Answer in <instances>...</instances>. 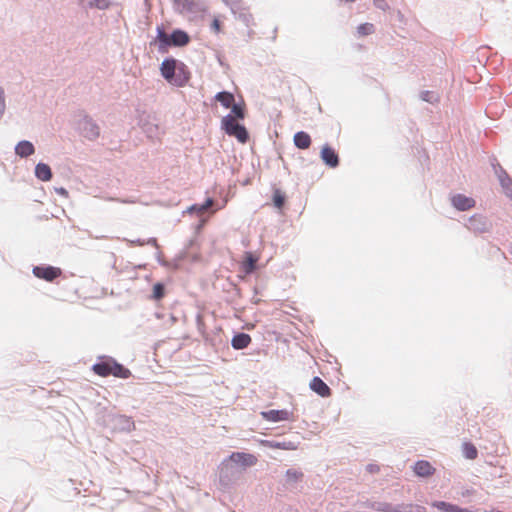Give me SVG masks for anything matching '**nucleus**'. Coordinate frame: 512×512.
Here are the masks:
<instances>
[{"instance_id": "obj_1", "label": "nucleus", "mask_w": 512, "mask_h": 512, "mask_svg": "<svg viewBox=\"0 0 512 512\" xmlns=\"http://www.w3.org/2000/svg\"><path fill=\"white\" fill-rule=\"evenodd\" d=\"M161 76L170 84L183 87L190 79L187 66L173 57H166L160 65Z\"/></svg>"}, {"instance_id": "obj_49", "label": "nucleus", "mask_w": 512, "mask_h": 512, "mask_svg": "<svg viewBox=\"0 0 512 512\" xmlns=\"http://www.w3.org/2000/svg\"><path fill=\"white\" fill-rule=\"evenodd\" d=\"M145 243L155 246L157 249H159V245L157 243L156 238H149Z\"/></svg>"}, {"instance_id": "obj_20", "label": "nucleus", "mask_w": 512, "mask_h": 512, "mask_svg": "<svg viewBox=\"0 0 512 512\" xmlns=\"http://www.w3.org/2000/svg\"><path fill=\"white\" fill-rule=\"evenodd\" d=\"M294 145L301 150L308 149L311 146V137L305 131H298L293 137Z\"/></svg>"}, {"instance_id": "obj_56", "label": "nucleus", "mask_w": 512, "mask_h": 512, "mask_svg": "<svg viewBox=\"0 0 512 512\" xmlns=\"http://www.w3.org/2000/svg\"><path fill=\"white\" fill-rule=\"evenodd\" d=\"M217 209H218V208H214V209H212V210H211V213L216 212V210H217Z\"/></svg>"}, {"instance_id": "obj_47", "label": "nucleus", "mask_w": 512, "mask_h": 512, "mask_svg": "<svg viewBox=\"0 0 512 512\" xmlns=\"http://www.w3.org/2000/svg\"><path fill=\"white\" fill-rule=\"evenodd\" d=\"M0 106H2V108H6L4 90L1 86H0Z\"/></svg>"}, {"instance_id": "obj_19", "label": "nucleus", "mask_w": 512, "mask_h": 512, "mask_svg": "<svg viewBox=\"0 0 512 512\" xmlns=\"http://www.w3.org/2000/svg\"><path fill=\"white\" fill-rule=\"evenodd\" d=\"M431 505L440 512H472L467 508H462L456 504L446 501H434Z\"/></svg>"}, {"instance_id": "obj_53", "label": "nucleus", "mask_w": 512, "mask_h": 512, "mask_svg": "<svg viewBox=\"0 0 512 512\" xmlns=\"http://www.w3.org/2000/svg\"><path fill=\"white\" fill-rule=\"evenodd\" d=\"M5 109H6V108H2V106H0V119H1V118L3 117V115H4Z\"/></svg>"}, {"instance_id": "obj_55", "label": "nucleus", "mask_w": 512, "mask_h": 512, "mask_svg": "<svg viewBox=\"0 0 512 512\" xmlns=\"http://www.w3.org/2000/svg\"><path fill=\"white\" fill-rule=\"evenodd\" d=\"M485 512H502V511H500V510H495V511L492 510V511H485Z\"/></svg>"}, {"instance_id": "obj_9", "label": "nucleus", "mask_w": 512, "mask_h": 512, "mask_svg": "<svg viewBox=\"0 0 512 512\" xmlns=\"http://www.w3.org/2000/svg\"><path fill=\"white\" fill-rule=\"evenodd\" d=\"M320 158L330 168L339 166L340 159L338 153L329 144H325L320 151Z\"/></svg>"}, {"instance_id": "obj_18", "label": "nucleus", "mask_w": 512, "mask_h": 512, "mask_svg": "<svg viewBox=\"0 0 512 512\" xmlns=\"http://www.w3.org/2000/svg\"><path fill=\"white\" fill-rule=\"evenodd\" d=\"M414 473L419 477H429L434 474V467L426 460H419L414 464Z\"/></svg>"}, {"instance_id": "obj_30", "label": "nucleus", "mask_w": 512, "mask_h": 512, "mask_svg": "<svg viewBox=\"0 0 512 512\" xmlns=\"http://www.w3.org/2000/svg\"><path fill=\"white\" fill-rule=\"evenodd\" d=\"M267 445L270 448L282 449V450H295L297 445L292 441H267Z\"/></svg>"}, {"instance_id": "obj_43", "label": "nucleus", "mask_w": 512, "mask_h": 512, "mask_svg": "<svg viewBox=\"0 0 512 512\" xmlns=\"http://www.w3.org/2000/svg\"><path fill=\"white\" fill-rule=\"evenodd\" d=\"M211 29L215 32V33H219L220 30H221V22L214 18L212 23H211Z\"/></svg>"}, {"instance_id": "obj_26", "label": "nucleus", "mask_w": 512, "mask_h": 512, "mask_svg": "<svg viewBox=\"0 0 512 512\" xmlns=\"http://www.w3.org/2000/svg\"><path fill=\"white\" fill-rule=\"evenodd\" d=\"M229 108L231 109L229 114H231L233 118L238 120H243L245 118L246 111L244 102L236 103L234 101L232 106H230Z\"/></svg>"}, {"instance_id": "obj_12", "label": "nucleus", "mask_w": 512, "mask_h": 512, "mask_svg": "<svg viewBox=\"0 0 512 512\" xmlns=\"http://www.w3.org/2000/svg\"><path fill=\"white\" fill-rule=\"evenodd\" d=\"M262 417L270 422H280V421H286L291 418L293 415L292 412H289L286 409H271L267 411L261 412Z\"/></svg>"}, {"instance_id": "obj_48", "label": "nucleus", "mask_w": 512, "mask_h": 512, "mask_svg": "<svg viewBox=\"0 0 512 512\" xmlns=\"http://www.w3.org/2000/svg\"><path fill=\"white\" fill-rule=\"evenodd\" d=\"M367 470L371 473H375L379 470V467L375 464H369L367 465Z\"/></svg>"}, {"instance_id": "obj_17", "label": "nucleus", "mask_w": 512, "mask_h": 512, "mask_svg": "<svg viewBox=\"0 0 512 512\" xmlns=\"http://www.w3.org/2000/svg\"><path fill=\"white\" fill-rule=\"evenodd\" d=\"M35 153V147L31 141L21 140L15 146V154L20 158H28Z\"/></svg>"}, {"instance_id": "obj_51", "label": "nucleus", "mask_w": 512, "mask_h": 512, "mask_svg": "<svg viewBox=\"0 0 512 512\" xmlns=\"http://www.w3.org/2000/svg\"><path fill=\"white\" fill-rule=\"evenodd\" d=\"M132 243H133V244H137V245H144V244H145V241L138 239V240H136V241H133Z\"/></svg>"}, {"instance_id": "obj_25", "label": "nucleus", "mask_w": 512, "mask_h": 512, "mask_svg": "<svg viewBox=\"0 0 512 512\" xmlns=\"http://www.w3.org/2000/svg\"><path fill=\"white\" fill-rule=\"evenodd\" d=\"M230 136L235 137L242 144H245L249 140V132L241 123L235 127Z\"/></svg>"}, {"instance_id": "obj_36", "label": "nucleus", "mask_w": 512, "mask_h": 512, "mask_svg": "<svg viewBox=\"0 0 512 512\" xmlns=\"http://www.w3.org/2000/svg\"><path fill=\"white\" fill-rule=\"evenodd\" d=\"M492 166L494 173L496 174L499 181L500 179H506L510 177L506 170L499 163H492Z\"/></svg>"}, {"instance_id": "obj_38", "label": "nucleus", "mask_w": 512, "mask_h": 512, "mask_svg": "<svg viewBox=\"0 0 512 512\" xmlns=\"http://www.w3.org/2000/svg\"><path fill=\"white\" fill-rule=\"evenodd\" d=\"M88 6L90 8H98L104 10L107 9L109 5L107 0H90L88 2Z\"/></svg>"}, {"instance_id": "obj_50", "label": "nucleus", "mask_w": 512, "mask_h": 512, "mask_svg": "<svg viewBox=\"0 0 512 512\" xmlns=\"http://www.w3.org/2000/svg\"><path fill=\"white\" fill-rule=\"evenodd\" d=\"M56 191L60 195H67L68 194L67 190L65 188H63V187L56 189Z\"/></svg>"}, {"instance_id": "obj_23", "label": "nucleus", "mask_w": 512, "mask_h": 512, "mask_svg": "<svg viewBox=\"0 0 512 512\" xmlns=\"http://www.w3.org/2000/svg\"><path fill=\"white\" fill-rule=\"evenodd\" d=\"M215 204L212 198H207L203 203L193 204L188 209V213L203 214Z\"/></svg>"}, {"instance_id": "obj_52", "label": "nucleus", "mask_w": 512, "mask_h": 512, "mask_svg": "<svg viewBox=\"0 0 512 512\" xmlns=\"http://www.w3.org/2000/svg\"><path fill=\"white\" fill-rule=\"evenodd\" d=\"M171 324H174L177 321V318L174 315H170L169 317Z\"/></svg>"}, {"instance_id": "obj_13", "label": "nucleus", "mask_w": 512, "mask_h": 512, "mask_svg": "<svg viewBox=\"0 0 512 512\" xmlns=\"http://www.w3.org/2000/svg\"><path fill=\"white\" fill-rule=\"evenodd\" d=\"M156 38L154 42L158 45L159 53H167L168 49L171 47V40L169 38V34H167L164 30L163 25H158L156 28Z\"/></svg>"}, {"instance_id": "obj_45", "label": "nucleus", "mask_w": 512, "mask_h": 512, "mask_svg": "<svg viewBox=\"0 0 512 512\" xmlns=\"http://www.w3.org/2000/svg\"><path fill=\"white\" fill-rule=\"evenodd\" d=\"M155 257L160 265L165 266V267L168 266V263L163 259L161 252L157 251L155 253Z\"/></svg>"}, {"instance_id": "obj_41", "label": "nucleus", "mask_w": 512, "mask_h": 512, "mask_svg": "<svg viewBox=\"0 0 512 512\" xmlns=\"http://www.w3.org/2000/svg\"><path fill=\"white\" fill-rule=\"evenodd\" d=\"M374 5L376 8L386 11L389 8V5L386 0H374Z\"/></svg>"}, {"instance_id": "obj_28", "label": "nucleus", "mask_w": 512, "mask_h": 512, "mask_svg": "<svg viewBox=\"0 0 512 512\" xmlns=\"http://www.w3.org/2000/svg\"><path fill=\"white\" fill-rule=\"evenodd\" d=\"M286 483L288 485H293L301 481L304 477L302 471L296 469H288L285 473Z\"/></svg>"}, {"instance_id": "obj_57", "label": "nucleus", "mask_w": 512, "mask_h": 512, "mask_svg": "<svg viewBox=\"0 0 512 512\" xmlns=\"http://www.w3.org/2000/svg\"><path fill=\"white\" fill-rule=\"evenodd\" d=\"M510 253L512 254V244H511V250H510Z\"/></svg>"}, {"instance_id": "obj_31", "label": "nucleus", "mask_w": 512, "mask_h": 512, "mask_svg": "<svg viewBox=\"0 0 512 512\" xmlns=\"http://www.w3.org/2000/svg\"><path fill=\"white\" fill-rule=\"evenodd\" d=\"M463 455L466 459L474 460L477 458L478 450L471 442H464L462 446Z\"/></svg>"}, {"instance_id": "obj_39", "label": "nucleus", "mask_w": 512, "mask_h": 512, "mask_svg": "<svg viewBox=\"0 0 512 512\" xmlns=\"http://www.w3.org/2000/svg\"><path fill=\"white\" fill-rule=\"evenodd\" d=\"M145 132L147 133L148 137L152 138L154 135H156V132L158 131L157 125L148 124L144 128Z\"/></svg>"}, {"instance_id": "obj_54", "label": "nucleus", "mask_w": 512, "mask_h": 512, "mask_svg": "<svg viewBox=\"0 0 512 512\" xmlns=\"http://www.w3.org/2000/svg\"><path fill=\"white\" fill-rule=\"evenodd\" d=\"M259 301H260V299L253 300V303H254V304H258V303H259Z\"/></svg>"}, {"instance_id": "obj_32", "label": "nucleus", "mask_w": 512, "mask_h": 512, "mask_svg": "<svg viewBox=\"0 0 512 512\" xmlns=\"http://www.w3.org/2000/svg\"><path fill=\"white\" fill-rule=\"evenodd\" d=\"M368 507L379 512H393V504L387 502L375 501L370 503Z\"/></svg>"}, {"instance_id": "obj_42", "label": "nucleus", "mask_w": 512, "mask_h": 512, "mask_svg": "<svg viewBox=\"0 0 512 512\" xmlns=\"http://www.w3.org/2000/svg\"><path fill=\"white\" fill-rule=\"evenodd\" d=\"M408 512H427L426 508L417 504H410V509Z\"/></svg>"}, {"instance_id": "obj_27", "label": "nucleus", "mask_w": 512, "mask_h": 512, "mask_svg": "<svg viewBox=\"0 0 512 512\" xmlns=\"http://www.w3.org/2000/svg\"><path fill=\"white\" fill-rule=\"evenodd\" d=\"M272 203L275 208L281 210L286 203V195L279 188L273 190Z\"/></svg>"}, {"instance_id": "obj_7", "label": "nucleus", "mask_w": 512, "mask_h": 512, "mask_svg": "<svg viewBox=\"0 0 512 512\" xmlns=\"http://www.w3.org/2000/svg\"><path fill=\"white\" fill-rule=\"evenodd\" d=\"M466 227L474 233L482 234L491 230L492 222L481 214H475L468 219Z\"/></svg>"}, {"instance_id": "obj_4", "label": "nucleus", "mask_w": 512, "mask_h": 512, "mask_svg": "<svg viewBox=\"0 0 512 512\" xmlns=\"http://www.w3.org/2000/svg\"><path fill=\"white\" fill-rule=\"evenodd\" d=\"M104 424L112 430L121 432H130L134 428V422L130 417L112 412L105 415Z\"/></svg>"}, {"instance_id": "obj_15", "label": "nucleus", "mask_w": 512, "mask_h": 512, "mask_svg": "<svg viewBox=\"0 0 512 512\" xmlns=\"http://www.w3.org/2000/svg\"><path fill=\"white\" fill-rule=\"evenodd\" d=\"M171 47H183L190 42V36L182 29L176 28L170 34Z\"/></svg>"}, {"instance_id": "obj_2", "label": "nucleus", "mask_w": 512, "mask_h": 512, "mask_svg": "<svg viewBox=\"0 0 512 512\" xmlns=\"http://www.w3.org/2000/svg\"><path fill=\"white\" fill-rule=\"evenodd\" d=\"M92 370L101 377L112 375L114 377L127 379L131 375L128 368L110 356H100L98 361L92 366Z\"/></svg>"}, {"instance_id": "obj_34", "label": "nucleus", "mask_w": 512, "mask_h": 512, "mask_svg": "<svg viewBox=\"0 0 512 512\" xmlns=\"http://www.w3.org/2000/svg\"><path fill=\"white\" fill-rule=\"evenodd\" d=\"M375 27L372 23H362L357 27V33L359 36H368L374 33Z\"/></svg>"}, {"instance_id": "obj_10", "label": "nucleus", "mask_w": 512, "mask_h": 512, "mask_svg": "<svg viewBox=\"0 0 512 512\" xmlns=\"http://www.w3.org/2000/svg\"><path fill=\"white\" fill-rule=\"evenodd\" d=\"M259 257L251 251H246L240 264V269L245 275H251L258 269Z\"/></svg>"}, {"instance_id": "obj_22", "label": "nucleus", "mask_w": 512, "mask_h": 512, "mask_svg": "<svg viewBox=\"0 0 512 512\" xmlns=\"http://www.w3.org/2000/svg\"><path fill=\"white\" fill-rule=\"evenodd\" d=\"M214 99L226 109L232 106L233 102L235 101L234 94L225 90L218 92Z\"/></svg>"}, {"instance_id": "obj_8", "label": "nucleus", "mask_w": 512, "mask_h": 512, "mask_svg": "<svg viewBox=\"0 0 512 512\" xmlns=\"http://www.w3.org/2000/svg\"><path fill=\"white\" fill-rule=\"evenodd\" d=\"M238 468L245 472L247 468L253 466L257 462L256 456L245 452H232L228 457Z\"/></svg>"}, {"instance_id": "obj_14", "label": "nucleus", "mask_w": 512, "mask_h": 512, "mask_svg": "<svg viewBox=\"0 0 512 512\" xmlns=\"http://www.w3.org/2000/svg\"><path fill=\"white\" fill-rule=\"evenodd\" d=\"M310 389L321 397H329L331 388L319 377L314 376L309 383Z\"/></svg>"}, {"instance_id": "obj_29", "label": "nucleus", "mask_w": 512, "mask_h": 512, "mask_svg": "<svg viewBox=\"0 0 512 512\" xmlns=\"http://www.w3.org/2000/svg\"><path fill=\"white\" fill-rule=\"evenodd\" d=\"M173 2L181 8V12H195L197 10L196 0H173Z\"/></svg>"}, {"instance_id": "obj_3", "label": "nucleus", "mask_w": 512, "mask_h": 512, "mask_svg": "<svg viewBox=\"0 0 512 512\" xmlns=\"http://www.w3.org/2000/svg\"><path fill=\"white\" fill-rule=\"evenodd\" d=\"M219 483L224 488H230L237 481L241 479L244 472L241 471L237 465H235L228 458L224 459L219 466Z\"/></svg>"}, {"instance_id": "obj_16", "label": "nucleus", "mask_w": 512, "mask_h": 512, "mask_svg": "<svg viewBox=\"0 0 512 512\" xmlns=\"http://www.w3.org/2000/svg\"><path fill=\"white\" fill-rule=\"evenodd\" d=\"M252 338L245 332H235L231 339V346L235 350H243L251 344Z\"/></svg>"}, {"instance_id": "obj_58", "label": "nucleus", "mask_w": 512, "mask_h": 512, "mask_svg": "<svg viewBox=\"0 0 512 512\" xmlns=\"http://www.w3.org/2000/svg\"><path fill=\"white\" fill-rule=\"evenodd\" d=\"M509 198L512 200V194L509 196Z\"/></svg>"}, {"instance_id": "obj_35", "label": "nucleus", "mask_w": 512, "mask_h": 512, "mask_svg": "<svg viewBox=\"0 0 512 512\" xmlns=\"http://www.w3.org/2000/svg\"><path fill=\"white\" fill-rule=\"evenodd\" d=\"M420 99L422 101L433 104L439 100V96L434 91L425 90L420 93Z\"/></svg>"}, {"instance_id": "obj_40", "label": "nucleus", "mask_w": 512, "mask_h": 512, "mask_svg": "<svg viewBox=\"0 0 512 512\" xmlns=\"http://www.w3.org/2000/svg\"><path fill=\"white\" fill-rule=\"evenodd\" d=\"M410 509V504H396L393 505V512H408Z\"/></svg>"}, {"instance_id": "obj_33", "label": "nucleus", "mask_w": 512, "mask_h": 512, "mask_svg": "<svg viewBox=\"0 0 512 512\" xmlns=\"http://www.w3.org/2000/svg\"><path fill=\"white\" fill-rule=\"evenodd\" d=\"M165 296V285L162 282H157L153 285L151 298L159 301Z\"/></svg>"}, {"instance_id": "obj_5", "label": "nucleus", "mask_w": 512, "mask_h": 512, "mask_svg": "<svg viewBox=\"0 0 512 512\" xmlns=\"http://www.w3.org/2000/svg\"><path fill=\"white\" fill-rule=\"evenodd\" d=\"M78 129L81 135L90 141L97 139L100 135V127L87 114L83 115V117L79 120Z\"/></svg>"}, {"instance_id": "obj_37", "label": "nucleus", "mask_w": 512, "mask_h": 512, "mask_svg": "<svg viewBox=\"0 0 512 512\" xmlns=\"http://www.w3.org/2000/svg\"><path fill=\"white\" fill-rule=\"evenodd\" d=\"M499 183L506 196L509 197L512 194V178L508 177L506 179H500Z\"/></svg>"}, {"instance_id": "obj_24", "label": "nucleus", "mask_w": 512, "mask_h": 512, "mask_svg": "<svg viewBox=\"0 0 512 512\" xmlns=\"http://www.w3.org/2000/svg\"><path fill=\"white\" fill-rule=\"evenodd\" d=\"M234 119L235 118H233L231 114H227L221 120V129L229 136L231 135V133H233L235 127L240 124L239 122H236Z\"/></svg>"}, {"instance_id": "obj_44", "label": "nucleus", "mask_w": 512, "mask_h": 512, "mask_svg": "<svg viewBox=\"0 0 512 512\" xmlns=\"http://www.w3.org/2000/svg\"><path fill=\"white\" fill-rule=\"evenodd\" d=\"M224 2L231 7V10L234 14H236V7L240 0H224Z\"/></svg>"}, {"instance_id": "obj_46", "label": "nucleus", "mask_w": 512, "mask_h": 512, "mask_svg": "<svg viewBox=\"0 0 512 512\" xmlns=\"http://www.w3.org/2000/svg\"><path fill=\"white\" fill-rule=\"evenodd\" d=\"M239 18L246 24H248L249 22V18H250V14L246 13V12H240L239 13Z\"/></svg>"}, {"instance_id": "obj_11", "label": "nucleus", "mask_w": 512, "mask_h": 512, "mask_svg": "<svg viewBox=\"0 0 512 512\" xmlns=\"http://www.w3.org/2000/svg\"><path fill=\"white\" fill-rule=\"evenodd\" d=\"M452 206L458 211H467L476 204L475 200L464 194H455L451 197Z\"/></svg>"}, {"instance_id": "obj_21", "label": "nucleus", "mask_w": 512, "mask_h": 512, "mask_svg": "<svg viewBox=\"0 0 512 512\" xmlns=\"http://www.w3.org/2000/svg\"><path fill=\"white\" fill-rule=\"evenodd\" d=\"M35 176L37 179L47 182L52 179V170L46 163L39 162L35 166Z\"/></svg>"}, {"instance_id": "obj_6", "label": "nucleus", "mask_w": 512, "mask_h": 512, "mask_svg": "<svg viewBox=\"0 0 512 512\" xmlns=\"http://www.w3.org/2000/svg\"><path fill=\"white\" fill-rule=\"evenodd\" d=\"M32 272L35 277L47 282H53L62 274V270L60 268L46 264L34 266Z\"/></svg>"}]
</instances>
